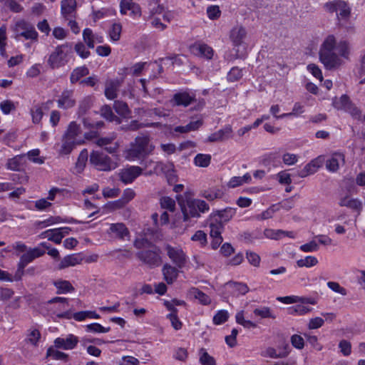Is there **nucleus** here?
<instances>
[{
	"label": "nucleus",
	"mask_w": 365,
	"mask_h": 365,
	"mask_svg": "<svg viewBox=\"0 0 365 365\" xmlns=\"http://www.w3.org/2000/svg\"><path fill=\"white\" fill-rule=\"evenodd\" d=\"M242 236L245 240L250 243H252L257 240L263 238V235L259 230H255L252 232H245Z\"/></svg>",
	"instance_id": "obj_60"
},
{
	"label": "nucleus",
	"mask_w": 365,
	"mask_h": 365,
	"mask_svg": "<svg viewBox=\"0 0 365 365\" xmlns=\"http://www.w3.org/2000/svg\"><path fill=\"white\" fill-rule=\"evenodd\" d=\"M253 314L255 317H259L261 319H275L276 317L272 309L268 307H257L254 309Z\"/></svg>",
	"instance_id": "obj_43"
},
{
	"label": "nucleus",
	"mask_w": 365,
	"mask_h": 365,
	"mask_svg": "<svg viewBox=\"0 0 365 365\" xmlns=\"http://www.w3.org/2000/svg\"><path fill=\"white\" fill-rule=\"evenodd\" d=\"M114 109L115 112L123 118H128L130 114V110L128 106V105L120 101H116L114 102Z\"/></svg>",
	"instance_id": "obj_46"
},
{
	"label": "nucleus",
	"mask_w": 365,
	"mask_h": 365,
	"mask_svg": "<svg viewBox=\"0 0 365 365\" xmlns=\"http://www.w3.org/2000/svg\"><path fill=\"white\" fill-rule=\"evenodd\" d=\"M39 149H34L28 152L27 155L29 159L34 163L41 165L44 163L45 158L40 157Z\"/></svg>",
	"instance_id": "obj_57"
},
{
	"label": "nucleus",
	"mask_w": 365,
	"mask_h": 365,
	"mask_svg": "<svg viewBox=\"0 0 365 365\" xmlns=\"http://www.w3.org/2000/svg\"><path fill=\"white\" fill-rule=\"evenodd\" d=\"M235 209L232 207H227L223 210L217 211V213L212 217L219 219L220 221H221L224 225L225 222L230 221L235 215Z\"/></svg>",
	"instance_id": "obj_38"
},
{
	"label": "nucleus",
	"mask_w": 365,
	"mask_h": 365,
	"mask_svg": "<svg viewBox=\"0 0 365 365\" xmlns=\"http://www.w3.org/2000/svg\"><path fill=\"white\" fill-rule=\"evenodd\" d=\"M30 113L32 118V122L35 124H38L41 122L43 112L42 108L39 106H35L31 108Z\"/></svg>",
	"instance_id": "obj_50"
},
{
	"label": "nucleus",
	"mask_w": 365,
	"mask_h": 365,
	"mask_svg": "<svg viewBox=\"0 0 365 365\" xmlns=\"http://www.w3.org/2000/svg\"><path fill=\"white\" fill-rule=\"evenodd\" d=\"M247 31L242 24H237L232 27L229 31V39L234 48L246 46Z\"/></svg>",
	"instance_id": "obj_8"
},
{
	"label": "nucleus",
	"mask_w": 365,
	"mask_h": 365,
	"mask_svg": "<svg viewBox=\"0 0 365 365\" xmlns=\"http://www.w3.org/2000/svg\"><path fill=\"white\" fill-rule=\"evenodd\" d=\"M232 129L230 125H227L212 134L207 138V141L210 143L223 141L231 137Z\"/></svg>",
	"instance_id": "obj_24"
},
{
	"label": "nucleus",
	"mask_w": 365,
	"mask_h": 365,
	"mask_svg": "<svg viewBox=\"0 0 365 365\" xmlns=\"http://www.w3.org/2000/svg\"><path fill=\"white\" fill-rule=\"evenodd\" d=\"M76 9V0H63L61 1V14L66 19L73 16Z\"/></svg>",
	"instance_id": "obj_30"
},
{
	"label": "nucleus",
	"mask_w": 365,
	"mask_h": 365,
	"mask_svg": "<svg viewBox=\"0 0 365 365\" xmlns=\"http://www.w3.org/2000/svg\"><path fill=\"white\" fill-rule=\"evenodd\" d=\"M83 39L90 48H93L96 43H101L104 41V38L101 34H94L89 28L83 31Z\"/></svg>",
	"instance_id": "obj_19"
},
{
	"label": "nucleus",
	"mask_w": 365,
	"mask_h": 365,
	"mask_svg": "<svg viewBox=\"0 0 365 365\" xmlns=\"http://www.w3.org/2000/svg\"><path fill=\"white\" fill-rule=\"evenodd\" d=\"M202 124L203 120L202 119L200 118L196 120L191 121L185 126H176L174 128V130L177 133H186L190 131H195L198 130L202 125Z\"/></svg>",
	"instance_id": "obj_33"
},
{
	"label": "nucleus",
	"mask_w": 365,
	"mask_h": 365,
	"mask_svg": "<svg viewBox=\"0 0 365 365\" xmlns=\"http://www.w3.org/2000/svg\"><path fill=\"white\" fill-rule=\"evenodd\" d=\"M81 142L77 140H73L64 138L63 143L61 145V149L59 150V154L61 155L69 154L74 148L76 144H79Z\"/></svg>",
	"instance_id": "obj_45"
},
{
	"label": "nucleus",
	"mask_w": 365,
	"mask_h": 365,
	"mask_svg": "<svg viewBox=\"0 0 365 365\" xmlns=\"http://www.w3.org/2000/svg\"><path fill=\"white\" fill-rule=\"evenodd\" d=\"M160 205L163 208L167 209L169 211H174L175 208V202L173 199L169 197H163L160 199Z\"/></svg>",
	"instance_id": "obj_62"
},
{
	"label": "nucleus",
	"mask_w": 365,
	"mask_h": 365,
	"mask_svg": "<svg viewBox=\"0 0 365 365\" xmlns=\"http://www.w3.org/2000/svg\"><path fill=\"white\" fill-rule=\"evenodd\" d=\"M83 261L81 254H73L65 256L58 264V269H63L69 267H73L79 264Z\"/></svg>",
	"instance_id": "obj_25"
},
{
	"label": "nucleus",
	"mask_w": 365,
	"mask_h": 365,
	"mask_svg": "<svg viewBox=\"0 0 365 365\" xmlns=\"http://www.w3.org/2000/svg\"><path fill=\"white\" fill-rule=\"evenodd\" d=\"M306 304L301 303L289 308V313L292 314L304 315L312 311V309L307 307Z\"/></svg>",
	"instance_id": "obj_55"
},
{
	"label": "nucleus",
	"mask_w": 365,
	"mask_h": 365,
	"mask_svg": "<svg viewBox=\"0 0 365 365\" xmlns=\"http://www.w3.org/2000/svg\"><path fill=\"white\" fill-rule=\"evenodd\" d=\"M89 73L86 66H81L76 68L71 73L70 81L71 83L78 82L82 77L88 75Z\"/></svg>",
	"instance_id": "obj_42"
},
{
	"label": "nucleus",
	"mask_w": 365,
	"mask_h": 365,
	"mask_svg": "<svg viewBox=\"0 0 365 365\" xmlns=\"http://www.w3.org/2000/svg\"><path fill=\"white\" fill-rule=\"evenodd\" d=\"M209 227L210 237L222 236L224 225L219 219L211 217Z\"/></svg>",
	"instance_id": "obj_37"
},
{
	"label": "nucleus",
	"mask_w": 365,
	"mask_h": 365,
	"mask_svg": "<svg viewBox=\"0 0 365 365\" xmlns=\"http://www.w3.org/2000/svg\"><path fill=\"white\" fill-rule=\"evenodd\" d=\"M192 52L207 59H211L213 56L212 48L205 43H195L191 47Z\"/></svg>",
	"instance_id": "obj_28"
},
{
	"label": "nucleus",
	"mask_w": 365,
	"mask_h": 365,
	"mask_svg": "<svg viewBox=\"0 0 365 365\" xmlns=\"http://www.w3.org/2000/svg\"><path fill=\"white\" fill-rule=\"evenodd\" d=\"M229 318V314L227 311L225 309L219 310L213 317V323L215 325H220L227 321Z\"/></svg>",
	"instance_id": "obj_54"
},
{
	"label": "nucleus",
	"mask_w": 365,
	"mask_h": 365,
	"mask_svg": "<svg viewBox=\"0 0 365 365\" xmlns=\"http://www.w3.org/2000/svg\"><path fill=\"white\" fill-rule=\"evenodd\" d=\"M277 300L286 304L302 303L314 305L317 304V300L314 298L299 297L295 295L278 297Z\"/></svg>",
	"instance_id": "obj_23"
},
{
	"label": "nucleus",
	"mask_w": 365,
	"mask_h": 365,
	"mask_svg": "<svg viewBox=\"0 0 365 365\" xmlns=\"http://www.w3.org/2000/svg\"><path fill=\"white\" fill-rule=\"evenodd\" d=\"M324 9L330 13H336L339 21H346L351 14V9L346 2L341 0H334L324 5Z\"/></svg>",
	"instance_id": "obj_6"
},
{
	"label": "nucleus",
	"mask_w": 365,
	"mask_h": 365,
	"mask_svg": "<svg viewBox=\"0 0 365 365\" xmlns=\"http://www.w3.org/2000/svg\"><path fill=\"white\" fill-rule=\"evenodd\" d=\"M154 172L157 174L163 173L168 178L169 182L175 181L176 175L175 166L171 162H158L155 164Z\"/></svg>",
	"instance_id": "obj_13"
},
{
	"label": "nucleus",
	"mask_w": 365,
	"mask_h": 365,
	"mask_svg": "<svg viewBox=\"0 0 365 365\" xmlns=\"http://www.w3.org/2000/svg\"><path fill=\"white\" fill-rule=\"evenodd\" d=\"M227 286L231 288L236 295H244L250 290L248 286L242 282H230L227 283Z\"/></svg>",
	"instance_id": "obj_39"
},
{
	"label": "nucleus",
	"mask_w": 365,
	"mask_h": 365,
	"mask_svg": "<svg viewBox=\"0 0 365 365\" xmlns=\"http://www.w3.org/2000/svg\"><path fill=\"white\" fill-rule=\"evenodd\" d=\"M207 14L210 19L216 20L220 17L221 11L217 5L210 6L207 9Z\"/></svg>",
	"instance_id": "obj_64"
},
{
	"label": "nucleus",
	"mask_w": 365,
	"mask_h": 365,
	"mask_svg": "<svg viewBox=\"0 0 365 365\" xmlns=\"http://www.w3.org/2000/svg\"><path fill=\"white\" fill-rule=\"evenodd\" d=\"M23 155H16L9 158L6 164V169L12 171H19L22 165Z\"/></svg>",
	"instance_id": "obj_41"
},
{
	"label": "nucleus",
	"mask_w": 365,
	"mask_h": 365,
	"mask_svg": "<svg viewBox=\"0 0 365 365\" xmlns=\"http://www.w3.org/2000/svg\"><path fill=\"white\" fill-rule=\"evenodd\" d=\"M110 327H104L98 323H92L86 326V331L91 333H107Z\"/></svg>",
	"instance_id": "obj_51"
},
{
	"label": "nucleus",
	"mask_w": 365,
	"mask_h": 365,
	"mask_svg": "<svg viewBox=\"0 0 365 365\" xmlns=\"http://www.w3.org/2000/svg\"><path fill=\"white\" fill-rule=\"evenodd\" d=\"M79 341L78 337L70 334H68L66 337H58L56 338L53 343L54 346L56 349H62L64 350H71L73 349L78 344Z\"/></svg>",
	"instance_id": "obj_14"
},
{
	"label": "nucleus",
	"mask_w": 365,
	"mask_h": 365,
	"mask_svg": "<svg viewBox=\"0 0 365 365\" xmlns=\"http://www.w3.org/2000/svg\"><path fill=\"white\" fill-rule=\"evenodd\" d=\"M74 50L76 53L82 58H87L91 53L86 48V46L82 42L77 43L74 46Z\"/></svg>",
	"instance_id": "obj_61"
},
{
	"label": "nucleus",
	"mask_w": 365,
	"mask_h": 365,
	"mask_svg": "<svg viewBox=\"0 0 365 365\" xmlns=\"http://www.w3.org/2000/svg\"><path fill=\"white\" fill-rule=\"evenodd\" d=\"M190 294L199 301L202 305H208L211 302V299L208 295L198 289L197 288H192L190 291Z\"/></svg>",
	"instance_id": "obj_40"
},
{
	"label": "nucleus",
	"mask_w": 365,
	"mask_h": 365,
	"mask_svg": "<svg viewBox=\"0 0 365 365\" xmlns=\"http://www.w3.org/2000/svg\"><path fill=\"white\" fill-rule=\"evenodd\" d=\"M14 31L16 34L15 38L23 37L26 40L36 41L38 34L34 26L29 22L24 20H19L15 23Z\"/></svg>",
	"instance_id": "obj_5"
},
{
	"label": "nucleus",
	"mask_w": 365,
	"mask_h": 365,
	"mask_svg": "<svg viewBox=\"0 0 365 365\" xmlns=\"http://www.w3.org/2000/svg\"><path fill=\"white\" fill-rule=\"evenodd\" d=\"M122 26L120 24L115 23L112 25L110 31L109 36L113 41H117L120 39Z\"/></svg>",
	"instance_id": "obj_56"
},
{
	"label": "nucleus",
	"mask_w": 365,
	"mask_h": 365,
	"mask_svg": "<svg viewBox=\"0 0 365 365\" xmlns=\"http://www.w3.org/2000/svg\"><path fill=\"white\" fill-rule=\"evenodd\" d=\"M251 181L252 177L250 173H247L243 176H235L231 178L227 182V187L235 188L245 183H250Z\"/></svg>",
	"instance_id": "obj_35"
},
{
	"label": "nucleus",
	"mask_w": 365,
	"mask_h": 365,
	"mask_svg": "<svg viewBox=\"0 0 365 365\" xmlns=\"http://www.w3.org/2000/svg\"><path fill=\"white\" fill-rule=\"evenodd\" d=\"M200 362L202 365H216L215 359L204 349L200 351Z\"/></svg>",
	"instance_id": "obj_53"
},
{
	"label": "nucleus",
	"mask_w": 365,
	"mask_h": 365,
	"mask_svg": "<svg viewBox=\"0 0 365 365\" xmlns=\"http://www.w3.org/2000/svg\"><path fill=\"white\" fill-rule=\"evenodd\" d=\"M138 258L149 267H158L161 262L160 250L153 246L148 250L140 251L137 253Z\"/></svg>",
	"instance_id": "obj_9"
},
{
	"label": "nucleus",
	"mask_w": 365,
	"mask_h": 365,
	"mask_svg": "<svg viewBox=\"0 0 365 365\" xmlns=\"http://www.w3.org/2000/svg\"><path fill=\"white\" fill-rule=\"evenodd\" d=\"M211 162V155L209 154H197L194 158V164L200 168H207Z\"/></svg>",
	"instance_id": "obj_47"
},
{
	"label": "nucleus",
	"mask_w": 365,
	"mask_h": 365,
	"mask_svg": "<svg viewBox=\"0 0 365 365\" xmlns=\"http://www.w3.org/2000/svg\"><path fill=\"white\" fill-rule=\"evenodd\" d=\"M116 137V134L112 133L108 136L98 138L96 140V144L100 147H104L107 152L114 153L118 150L120 146L119 143L115 140Z\"/></svg>",
	"instance_id": "obj_12"
},
{
	"label": "nucleus",
	"mask_w": 365,
	"mask_h": 365,
	"mask_svg": "<svg viewBox=\"0 0 365 365\" xmlns=\"http://www.w3.org/2000/svg\"><path fill=\"white\" fill-rule=\"evenodd\" d=\"M191 240L197 242L201 247H205L207 244V235L202 230H197L191 237Z\"/></svg>",
	"instance_id": "obj_52"
},
{
	"label": "nucleus",
	"mask_w": 365,
	"mask_h": 365,
	"mask_svg": "<svg viewBox=\"0 0 365 365\" xmlns=\"http://www.w3.org/2000/svg\"><path fill=\"white\" fill-rule=\"evenodd\" d=\"M107 234L112 237L120 240L129 238L130 232L128 229L123 223H113L110 225V227L107 231Z\"/></svg>",
	"instance_id": "obj_17"
},
{
	"label": "nucleus",
	"mask_w": 365,
	"mask_h": 365,
	"mask_svg": "<svg viewBox=\"0 0 365 365\" xmlns=\"http://www.w3.org/2000/svg\"><path fill=\"white\" fill-rule=\"evenodd\" d=\"M81 133V128L79 125H78L76 122L73 121L70 123L67 131L64 135V138H66L70 140H76V138Z\"/></svg>",
	"instance_id": "obj_44"
},
{
	"label": "nucleus",
	"mask_w": 365,
	"mask_h": 365,
	"mask_svg": "<svg viewBox=\"0 0 365 365\" xmlns=\"http://www.w3.org/2000/svg\"><path fill=\"white\" fill-rule=\"evenodd\" d=\"M128 11H130L133 16L141 15V9L138 4L134 3L133 0H121L120 13L125 14Z\"/></svg>",
	"instance_id": "obj_26"
},
{
	"label": "nucleus",
	"mask_w": 365,
	"mask_h": 365,
	"mask_svg": "<svg viewBox=\"0 0 365 365\" xmlns=\"http://www.w3.org/2000/svg\"><path fill=\"white\" fill-rule=\"evenodd\" d=\"M161 0H148L147 10L150 17L163 13L164 6L160 3Z\"/></svg>",
	"instance_id": "obj_32"
},
{
	"label": "nucleus",
	"mask_w": 365,
	"mask_h": 365,
	"mask_svg": "<svg viewBox=\"0 0 365 365\" xmlns=\"http://www.w3.org/2000/svg\"><path fill=\"white\" fill-rule=\"evenodd\" d=\"M143 169L139 166L130 165L121 169L118 173L120 180L124 184L132 183L138 176L142 175Z\"/></svg>",
	"instance_id": "obj_11"
},
{
	"label": "nucleus",
	"mask_w": 365,
	"mask_h": 365,
	"mask_svg": "<svg viewBox=\"0 0 365 365\" xmlns=\"http://www.w3.org/2000/svg\"><path fill=\"white\" fill-rule=\"evenodd\" d=\"M155 149V145L150 143V137L141 134L130 143V148L125 150L124 156L129 161H135L150 155Z\"/></svg>",
	"instance_id": "obj_3"
},
{
	"label": "nucleus",
	"mask_w": 365,
	"mask_h": 365,
	"mask_svg": "<svg viewBox=\"0 0 365 365\" xmlns=\"http://www.w3.org/2000/svg\"><path fill=\"white\" fill-rule=\"evenodd\" d=\"M90 162L99 170L110 171L117 168V164L110 158L101 153L93 151L90 155Z\"/></svg>",
	"instance_id": "obj_7"
},
{
	"label": "nucleus",
	"mask_w": 365,
	"mask_h": 365,
	"mask_svg": "<svg viewBox=\"0 0 365 365\" xmlns=\"http://www.w3.org/2000/svg\"><path fill=\"white\" fill-rule=\"evenodd\" d=\"M53 285L56 288V293L58 294L72 292L75 290L69 281L58 279L53 282Z\"/></svg>",
	"instance_id": "obj_34"
},
{
	"label": "nucleus",
	"mask_w": 365,
	"mask_h": 365,
	"mask_svg": "<svg viewBox=\"0 0 365 365\" xmlns=\"http://www.w3.org/2000/svg\"><path fill=\"white\" fill-rule=\"evenodd\" d=\"M200 195L209 201H213L216 199L222 198L223 192L219 187H214L201 190Z\"/></svg>",
	"instance_id": "obj_31"
},
{
	"label": "nucleus",
	"mask_w": 365,
	"mask_h": 365,
	"mask_svg": "<svg viewBox=\"0 0 365 365\" xmlns=\"http://www.w3.org/2000/svg\"><path fill=\"white\" fill-rule=\"evenodd\" d=\"M73 48L70 43L58 46L50 54L48 63L52 68H58L65 66L72 54Z\"/></svg>",
	"instance_id": "obj_4"
},
{
	"label": "nucleus",
	"mask_w": 365,
	"mask_h": 365,
	"mask_svg": "<svg viewBox=\"0 0 365 365\" xmlns=\"http://www.w3.org/2000/svg\"><path fill=\"white\" fill-rule=\"evenodd\" d=\"M345 164V156L342 153H332L326 160V168L331 173L336 172L340 167Z\"/></svg>",
	"instance_id": "obj_15"
},
{
	"label": "nucleus",
	"mask_w": 365,
	"mask_h": 365,
	"mask_svg": "<svg viewBox=\"0 0 365 365\" xmlns=\"http://www.w3.org/2000/svg\"><path fill=\"white\" fill-rule=\"evenodd\" d=\"M44 254L45 251L39 247L29 248L20 257L19 262L26 267L27 264L35 259L43 256Z\"/></svg>",
	"instance_id": "obj_18"
},
{
	"label": "nucleus",
	"mask_w": 365,
	"mask_h": 365,
	"mask_svg": "<svg viewBox=\"0 0 365 365\" xmlns=\"http://www.w3.org/2000/svg\"><path fill=\"white\" fill-rule=\"evenodd\" d=\"M61 222H68V223H81V222L74 220L73 218L70 219H63L59 216H51L44 220L42 221H36L35 222V226L39 229H43L50 225L61 223Z\"/></svg>",
	"instance_id": "obj_21"
},
{
	"label": "nucleus",
	"mask_w": 365,
	"mask_h": 365,
	"mask_svg": "<svg viewBox=\"0 0 365 365\" xmlns=\"http://www.w3.org/2000/svg\"><path fill=\"white\" fill-rule=\"evenodd\" d=\"M263 237L271 240H279L286 236L293 238L294 235L292 232H285L282 230L265 229L262 233Z\"/></svg>",
	"instance_id": "obj_29"
},
{
	"label": "nucleus",
	"mask_w": 365,
	"mask_h": 365,
	"mask_svg": "<svg viewBox=\"0 0 365 365\" xmlns=\"http://www.w3.org/2000/svg\"><path fill=\"white\" fill-rule=\"evenodd\" d=\"M318 264V259L314 256H307L304 258L298 259L297 265L299 267H312Z\"/></svg>",
	"instance_id": "obj_49"
},
{
	"label": "nucleus",
	"mask_w": 365,
	"mask_h": 365,
	"mask_svg": "<svg viewBox=\"0 0 365 365\" xmlns=\"http://www.w3.org/2000/svg\"><path fill=\"white\" fill-rule=\"evenodd\" d=\"M284 349V351L277 354L274 348L269 347L266 350V354L268 356L274 359L285 357L289 353V347L288 344H285Z\"/></svg>",
	"instance_id": "obj_58"
},
{
	"label": "nucleus",
	"mask_w": 365,
	"mask_h": 365,
	"mask_svg": "<svg viewBox=\"0 0 365 365\" xmlns=\"http://www.w3.org/2000/svg\"><path fill=\"white\" fill-rule=\"evenodd\" d=\"M195 96L187 92L177 93L173 96L172 103L174 106L187 107L195 101Z\"/></svg>",
	"instance_id": "obj_22"
},
{
	"label": "nucleus",
	"mask_w": 365,
	"mask_h": 365,
	"mask_svg": "<svg viewBox=\"0 0 365 365\" xmlns=\"http://www.w3.org/2000/svg\"><path fill=\"white\" fill-rule=\"evenodd\" d=\"M165 250L171 261L178 267L182 268L187 262V255L180 247L166 245Z\"/></svg>",
	"instance_id": "obj_10"
},
{
	"label": "nucleus",
	"mask_w": 365,
	"mask_h": 365,
	"mask_svg": "<svg viewBox=\"0 0 365 365\" xmlns=\"http://www.w3.org/2000/svg\"><path fill=\"white\" fill-rule=\"evenodd\" d=\"M180 207L184 222H188L191 218H198L201 213L209 211V205L202 200L193 197V194L187 191L176 196Z\"/></svg>",
	"instance_id": "obj_2"
},
{
	"label": "nucleus",
	"mask_w": 365,
	"mask_h": 365,
	"mask_svg": "<svg viewBox=\"0 0 365 365\" xmlns=\"http://www.w3.org/2000/svg\"><path fill=\"white\" fill-rule=\"evenodd\" d=\"M242 70L237 67H234L227 73V78L230 82H235L240 80L242 78Z\"/></svg>",
	"instance_id": "obj_63"
},
{
	"label": "nucleus",
	"mask_w": 365,
	"mask_h": 365,
	"mask_svg": "<svg viewBox=\"0 0 365 365\" xmlns=\"http://www.w3.org/2000/svg\"><path fill=\"white\" fill-rule=\"evenodd\" d=\"M351 46L346 40L337 41L334 35H328L322 43L319 57L327 70H336L349 60Z\"/></svg>",
	"instance_id": "obj_1"
},
{
	"label": "nucleus",
	"mask_w": 365,
	"mask_h": 365,
	"mask_svg": "<svg viewBox=\"0 0 365 365\" xmlns=\"http://www.w3.org/2000/svg\"><path fill=\"white\" fill-rule=\"evenodd\" d=\"M163 274L167 283L172 284L177 279L178 271L175 267L166 264L163 267Z\"/></svg>",
	"instance_id": "obj_36"
},
{
	"label": "nucleus",
	"mask_w": 365,
	"mask_h": 365,
	"mask_svg": "<svg viewBox=\"0 0 365 365\" xmlns=\"http://www.w3.org/2000/svg\"><path fill=\"white\" fill-rule=\"evenodd\" d=\"M58 107L61 109H69L76 105V100L73 97V91L71 90H64L58 96L57 101Z\"/></svg>",
	"instance_id": "obj_16"
},
{
	"label": "nucleus",
	"mask_w": 365,
	"mask_h": 365,
	"mask_svg": "<svg viewBox=\"0 0 365 365\" xmlns=\"http://www.w3.org/2000/svg\"><path fill=\"white\" fill-rule=\"evenodd\" d=\"M322 162L319 158H315L307 163L303 169L298 172V176L305 178L315 173L320 168Z\"/></svg>",
	"instance_id": "obj_27"
},
{
	"label": "nucleus",
	"mask_w": 365,
	"mask_h": 365,
	"mask_svg": "<svg viewBox=\"0 0 365 365\" xmlns=\"http://www.w3.org/2000/svg\"><path fill=\"white\" fill-rule=\"evenodd\" d=\"M51 358L54 360L66 361L68 359V354L60 351L53 346L49 347L46 351V358Z\"/></svg>",
	"instance_id": "obj_48"
},
{
	"label": "nucleus",
	"mask_w": 365,
	"mask_h": 365,
	"mask_svg": "<svg viewBox=\"0 0 365 365\" xmlns=\"http://www.w3.org/2000/svg\"><path fill=\"white\" fill-rule=\"evenodd\" d=\"M123 79H110L106 81L105 96L109 100H113L118 96V91L121 86Z\"/></svg>",
	"instance_id": "obj_20"
},
{
	"label": "nucleus",
	"mask_w": 365,
	"mask_h": 365,
	"mask_svg": "<svg viewBox=\"0 0 365 365\" xmlns=\"http://www.w3.org/2000/svg\"><path fill=\"white\" fill-rule=\"evenodd\" d=\"M101 115L105 118L106 120L112 122L114 120H117L119 123L120 121L118 120V118L117 116L114 115V113L112 111L111 108L109 106H104L101 109Z\"/></svg>",
	"instance_id": "obj_59"
}]
</instances>
